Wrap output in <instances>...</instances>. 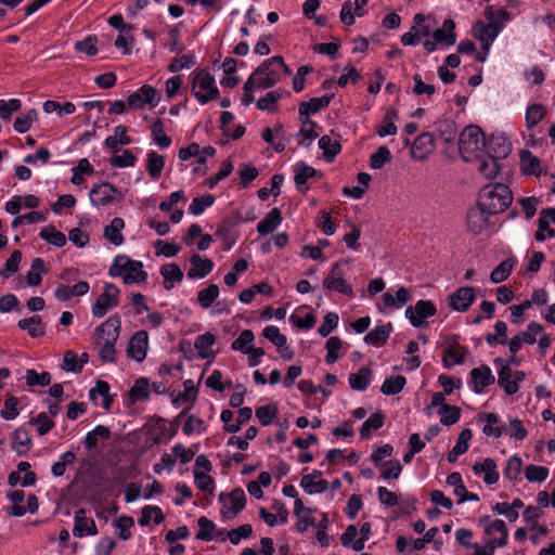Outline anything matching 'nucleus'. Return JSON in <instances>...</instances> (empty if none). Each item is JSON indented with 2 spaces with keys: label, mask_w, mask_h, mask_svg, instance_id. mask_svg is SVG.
<instances>
[{
  "label": "nucleus",
  "mask_w": 555,
  "mask_h": 555,
  "mask_svg": "<svg viewBox=\"0 0 555 555\" xmlns=\"http://www.w3.org/2000/svg\"><path fill=\"white\" fill-rule=\"evenodd\" d=\"M478 201L480 207L488 209V214L496 215L508 208L513 194L503 183L489 184L481 189Z\"/></svg>",
  "instance_id": "obj_1"
},
{
  "label": "nucleus",
  "mask_w": 555,
  "mask_h": 555,
  "mask_svg": "<svg viewBox=\"0 0 555 555\" xmlns=\"http://www.w3.org/2000/svg\"><path fill=\"white\" fill-rule=\"evenodd\" d=\"M457 145L462 159L469 163L486 147V137L480 127L469 125L461 132Z\"/></svg>",
  "instance_id": "obj_2"
},
{
  "label": "nucleus",
  "mask_w": 555,
  "mask_h": 555,
  "mask_svg": "<svg viewBox=\"0 0 555 555\" xmlns=\"http://www.w3.org/2000/svg\"><path fill=\"white\" fill-rule=\"evenodd\" d=\"M192 89L194 96L201 104H206L219 98V89L215 86L214 76L206 69L193 74Z\"/></svg>",
  "instance_id": "obj_3"
},
{
  "label": "nucleus",
  "mask_w": 555,
  "mask_h": 555,
  "mask_svg": "<svg viewBox=\"0 0 555 555\" xmlns=\"http://www.w3.org/2000/svg\"><path fill=\"white\" fill-rule=\"evenodd\" d=\"M502 29L499 23H483L477 22L473 27V35L476 39L481 42V49H485V53H476V60L478 62H485L487 60L492 41L498 37Z\"/></svg>",
  "instance_id": "obj_4"
},
{
  "label": "nucleus",
  "mask_w": 555,
  "mask_h": 555,
  "mask_svg": "<svg viewBox=\"0 0 555 555\" xmlns=\"http://www.w3.org/2000/svg\"><path fill=\"white\" fill-rule=\"evenodd\" d=\"M160 101V95L156 88L150 85H143L135 92L127 98V105L131 109H141L145 104L151 108L155 107Z\"/></svg>",
  "instance_id": "obj_5"
},
{
  "label": "nucleus",
  "mask_w": 555,
  "mask_h": 555,
  "mask_svg": "<svg viewBox=\"0 0 555 555\" xmlns=\"http://www.w3.org/2000/svg\"><path fill=\"white\" fill-rule=\"evenodd\" d=\"M437 312L436 306L430 300H417L414 306L405 309V318L414 327L426 325V319L434 317Z\"/></svg>",
  "instance_id": "obj_6"
},
{
  "label": "nucleus",
  "mask_w": 555,
  "mask_h": 555,
  "mask_svg": "<svg viewBox=\"0 0 555 555\" xmlns=\"http://www.w3.org/2000/svg\"><path fill=\"white\" fill-rule=\"evenodd\" d=\"M119 294L120 291L115 284L107 283L104 287V292L96 298L92 306V314L95 318H102L109 309L117 307L119 304Z\"/></svg>",
  "instance_id": "obj_7"
},
{
  "label": "nucleus",
  "mask_w": 555,
  "mask_h": 555,
  "mask_svg": "<svg viewBox=\"0 0 555 555\" xmlns=\"http://www.w3.org/2000/svg\"><path fill=\"white\" fill-rule=\"evenodd\" d=\"M224 498L225 494L220 493L219 501L222 502ZM227 498L229 499L230 506L224 504L221 508V515L224 518H233L244 509L246 505V495L242 488H235L227 494Z\"/></svg>",
  "instance_id": "obj_8"
},
{
  "label": "nucleus",
  "mask_w": 555,
  "mask_h": 555,
  "mask_svg": "<svg viewBox=\"0 0 555 555\" xmlns=\"http://www.w3.org/2000/svg\"><path fill=\"white\" fill-rule=\"evenodd\" d=\"M121 320L119 315L109 317L95 328L96 344L102 341L116 343L120 333Z\"/></svg>",
  "instance_id": "obj_9"
},
{
  "label": "nucleus",
  "mask_w": 555,
  "mask_h": 555,
  "mask_svg": "<svg viewBox=\"0 0 555 555\" xmlns=\"http://www.w3.org/2000/svg\"><path fill=\"white\" fill-rule=\"evenodd\" d=\"M149 348V334L146 331L135 332L129 340L127 356L137 362H142Z\"/></svg>",
  "instance_id": "obj_10"
},
{
  "label": "nucleus",
  "mask_w": 555,
  "mask_h": 555,
  "mask_svg": "<svg viewBox=\"0 0 555 555\" xmlns=\"http://www.w3.org/2000/svg\"><path fill=\"white\" fill-rule=\"evenodd\" d=\"M488 209L479 206V201L475 207H472L466 217L467 230L474 234H479L485 231L488 225Z\"/></svg>",
  "instance_id": "obj_11"
},
{
  "label": "nucleus",
  "mask_w": 555,
  "mask_h": 555,
  "mask_svg": "<svg viewBox=\"0 0 555 555\" xmlns=\"http://www.w3.org/2000/svg\"><path fill=\"white\" fill-rule=\"evenodd\" d=\"M117 193L118 198L121 197L120 192L109 182L95 184L90 191V199L93 205L106 206L114 201L113 194Z\"/></svg>",
  "instance_id": "obj_12"
},
{
  "label": "nucleus",
  "mask_w": 555,
  "mask_h": 555,
  "mask_svg": "<svg viewBox=\"0 0 555 555\" xmlns=\"http://www.w3.org/2000/svg\"><path fill=\"white\" fill-rule=\"evenodd\" d=\"M475 288L472 286L460 287L449 295L450 306L453 310L460 312L466 311L475 301Z\"/></svg>",
  "instance_id": "obj_13"
},
{
  "label": "nucleus",
  "mask_w": 555,
  "mask_h": 555,
  "mask_svg": "<svg viewBox=\"0 0 555 555\" xmlns=\"http://www.w3.org/2000/svg\"><path fill=\"white\" fill-rule=\"evenodd\" d=\"M469 375L472 388L476 393H481L483 388L492 385L495 382V377L487 364H482L479 367H474Z\"/></svg>",
  "instance_id": "obj_14"
},
{
  "label": "nucleus",
  "mask_w": 555,
  "mask_h": 555,
  "mask_svg": "<svg viewBox=\"0 0 555 555\" xmlns=\"http://www.w3.org/2000/svg\"><path fill=\"white\" fill-rule=\"evenodd\" d=\"M143 263L138 260H132L127 256H117L114 260L113 266L109 268V275L111 276H119L121 275L122 271L135 274H139L143 271Z\"/></svg>",
  "instance_id": "obj_15"
},
{
  "label": "nucleus",
  "mask_w": 555,
  "mask_h": 555,
  "mask_svg": "<svg viewBox=\"0 0 555 555\" xmlns=\"http://www.w3.org/2000/svg\"><path fill=\"white\" fill-rule=\"evenodd\" d=\"M191 269L188 271V278L191 280L204 279L214 269V262L209 258H202L198 254L190 257Z\"/></svg>",
  "instance_id": "obj_16"
},
{
  "label": "nucleus",
  "mask_w": 555,
  "mask_h": 555,
  "mask_svg": "<svg viewBox=\"0 0 555 555\" xmlns=\"http://www.w3.org/2000/svg\"><path fill=\"white\" fill-rule=\"evenodd\" d=\"M96 533L98 528L94 520L86 516L83 508L78 509L75 514L74 537L81 538L85 534L95 535Z\"/></svg>",
  "instance_id": "obj_17"
},
{
  "label": "nucleus",
  "mask_w": 555,
  "mask_h": 555,
  "mask_svg": "<svg viewBox=\"0 0 555 555\" xmlns=\"http://www.w3.org/2000/svg\"><path fill=\"white\" fill-rule=\"evenodd\" d=\"M435 139L430 132H423L412 143L414 158L424 159L435 149Z\"/></svg>",
  "instance_id": "obj_18"
},
{
  "label": "nucleus",
  "mask_w": 555,
  "mask_h": 555,
  "mask_svg": "<svg viewBox=\"0 0 555 555\" xmlns=\"http://www.w3.org/2000/svg\"><path fill=\"white\" fill-rule=\"evenodd\" d=\"M334 98V93L323 95L321 98H312L307 102L299 103L298 106V114L304 116H310V114H315L320 109L326 108L331 101Z\"/></svg>",
  "instance_id": "obj_19"
},
{
  "label": "nucleus",
  "mask_w": 555,
  "mask_h": 555,
  "mask_svg": "<svg viewBox=\"0 0 555 555\" xmlns=\"http://www.w3.org/2000/svg\"><path fill=\"white\" fill-rule=\"evenodd\" d=\"M33 444V440L24 427L16 428L11 436V448L18 454L25 455Z\"/></svg>",
  "instance_id": "obj_20"
},
{
  "label": "nucleus",
  "mask_w": 555,
  "mask_h": 555,
  "mask_svg": "<svg viewBox=\"0 0 555 555\" xmlns=\"http://www.w3.org/2000/svg\"><path fill=\"white\" fill-rule=\"evenodd\" d=\"M321 178L322 173L315 170L313 167L308 166L305 162H300L296 165L295 169V184L298 191L306 192L308 188H304L307 180L310 178Z\"/></svg>",
  "instance_id": "obj_21"
},
{
  "label": "nucleus",
  "mask_w": 555,
  "mask_h": 555,
  "mask_svg": "<svg viewBox=\"0 0 555 555\" xmlns=\"http://www.w3.org/2000/svg\"><path fill=\"white\" fill-rule=\"evenodd\" d=\"M282 212L279 208H272L264 218L257 224V232L260 235L272 233L282 222Z\"/></svg>",
  "instance_id": "obj_22"
},
{
  "label": "nucleus",
  "mask_w": 555,
  "mask_h": 555,
  "mask_svg": "<svg viewBox=\"0 0 555 555\" xmlns=\"http://www.w3.org/2000/svg\"><path fill=\"white\" fill-rule=\"evenodd\" d=\"M433 38L437 43L453 46L456 41L455 23L452 20H446L441 28H437L433 33Z\"/></svg>",
  "instance_id": "obj_23"
},
{
  "label": "nucleus",
  "mask_w": 555,
  "mask_h": 555,
  "mask_svg": "<svg viewBox=\"0 0 555 555\" xmlns=\"http://www.w3.org/2000/svg\"><path fill=\"white\" fill-rule=\"evenodd\" d=\"M486 146L488 147V154H492L496 157H506L511 152V144L504 135L492 134L489 140H486Z\"/></svg>",
  "instance_id": "obj_24"
},
{
  "label": "nucleus",
  "mask_w": 555,
  "mask_h": 555,
  "mask_svg": "<svg viewBox=\"0 0 555 555\" xmlns=\"http://www.w3.org/2000/svg\"><path fill=\"white\" fill-rule=\"evenodd\" d=\"M521 171L526 176H541V160L530 151L525 150L520 153Z\"/></svg>",
  "instance_id": "obj_25"
},
{
  "label": "nucleus",
  "mask_w": 555,
  "mask_h": 555,
  "mask_svg": "<svg viewBox=\"0 0 555 555\" xmlns=\"http://www.w3.org/2000/svg\"><path fill=\"white\" fill-rule=\"evenodd\" d=\"M392 331L391 323L377 325L374 330L367 333L364 337V341L367 345L379 347L384 345L390 336Z\"/></svg>",
  "instance_id": "obj_26"
},
{
  "label": "nucleus",
  "mask_w": 555,
  "mask_h": 555,
  "mask_svg": "<svg viewBox=\"0 0 555 555\" xmlns=\"http://www.w3.org/2000/svg\"><path fill=\"white\" fill-rule=\"evenodd\" d=\"M17 325L21 330L27 331L33 338L41 337L46 333L41 317L38 314L20 320Z\"/></svg>",
  "instance_id": "obj_27"
},
{
  "label": "nucleus",
  "mask_w": 555,
  "mask_h": 555,
  "mask_svg": "<svg viewBox=\"0 0 555 555\" xmlns=\"http://www.w3.org/2000/svg\"><path fill=\"white\" fill-rule=\"evenodd\" d=\"M472 437L473 433L468 428H465L460 433L455 446L448 453V461L450 463L456 462L457 457L468 450V442L472 439Z\"/></svg>",
  "instance_id": "obj_28"
},
{
  "label": "nucleus",
  "mask_w": 555,
  "mask_h": 555,
  "mask_svg": "<svg viewBox=\"0 0 555 555\" xmlns=\"http://www.w3.org/2000/svg\"><path fill=\"white\" fill-rule=\"evenodd\" d=\"M160 274L164 278V287L167 291L172 289V282H181L183 280V272L175 262L162 266Z\"/></svg>",
  "instance_id": "obj_29"
},
{
  "label": "nucleus",
  "mask_w": 555,
  "mask_h": 555,
  "mask_svg": "<svg viewBox=\"0 0 555 555\" xmlns=\"http://www.w3.org/2000/svg\"><path fill=\"white\" fill-rule=\"evenodd\" d=\"M125 227V221L115 217L108 225L104 228V237L107 238L115 246H119L124 243V236L120 231Z\"/></svg>",
  "instance_id": "obj_30"
},
{
  "label": "nucleus",
  "mask_w": 555,
  "mask_h": 555,
  "mask_svg": "<svg viewBox=\"0 0 555 555\" xmlns=\"http://www.w3.org/2000/svg\"><path fill=\"white\" fill-rule=\"evenodd\" d=\"M48 269L44 266L42 258H34L31 261L30 270L27 272L25 280L28 286L35 287L40 285L42 281V273H47Z\"/></svg>",
  "instance_id": "obj_31"
},
{
  "label": "nucleus",
  "mask_w": 555,
  "mask_h": 555,
  "mask_svg": "<svg viewBox=\"0 0 555 555\" xmlns=\"http://www.w3.org/2000/svg\"><path fill=\"white\" fill-rule=\"evenodd\" d=\"M372 370L367 366L361 367L358 373L349 375V384L353 390L364 391L371 382Z\"/></svg>",
  "instance_id": "obj_32"
},
{
  "label": "nucleus",
  "mask_w": 555,
  "mask_h": 555,
  "mask_svg": "<svg viewBox=\"0 0 555 555\" xmlns=\"http://www.w3.org/2000/svg\"><path fill=\"white\" fill-rule=\"evenodd\" d=\"M382 298L386 307L401 308L411 300V294L408 288L401 286L397 289L396 296L387 292Z\"/></svg>",
  "instance_id": "obj_33"
},
{
  "label": "nucleus",
  "mask_w": 555,
  "mask_h": 555,
  "mask_svg": "<svg viewBox=\"0 0 555 555\" xmlns=\"http://www.w3.org/2000/svg\"><path fill=\"white\" fill-rule=\"evenodd\" d=\"M151 134L153 141L159 149L165 150L170 146L171 139L165 133V125L162 119L157 118L154 120L151 127Z\"/></svg>",
  "instance_id": "obj_34"
},
{
  "label": "nucleus",
  "mask_w": 555,
  "mask_h": 555,
  "mask_svg": "<svg viewBox=\"0 0 555 555\" xmlns=\"http://www.w3.org/2000/svg\"><path fill=\"white\" fill-rule=\"evenodd\" d=\"M216 343V336L211 333H205L199 335L195 343L194 347L198 351V357L202 359H207L214 354L211 350V346Z\"/></svg>",
  "instance_id": "obj_35"
},
{
  "label": "nucleus",
  "mask_w": 555,
  "mask_h": 555,
  "mask_svg": "<svg viewBox=\"0 0 555 555\" xmlns=\"http://www.w3.org/2000/svg\"><path fill=\"white\" fill-rule=\"evenodd\" d=\"M39 236L55 247H63L66 244L65 234L57 231L54 225H47L42 228L40 230Z\"/></svg>",
  "instance_id": "obj_36"
},
{
  "label": "nucleus",
  "mask_w": 555,
  "mask_h": 555,
  "mask_svg": "<svg viewBox=\"0 0 555 555\" xmlns=\"http://www.w3.org/2000/svg\"><path fill=\"white\" fill-rule=\"evenodd\" d=\"M385 422V414L380 411L373 413L360 428L361 438H369L371 436L372 430H377L383 427Z\"/></svg>",
  "instance_id": "obj_37"
},
{
  "label": "nucleus",
  "mask_w": 555,
  "mask_h": 555,
  "mask_svg": "<svg viewBox=\"0 0 555 555\" xmlns=\"http://www.w3.org/2000/svg\"><path fill=\"white\" fill-rule=\"evenodd\" d=\"M437 130L439 132V137L447 143L452 144L454 142L457 127L454 120L452 119H441L436 122Z\"/></svg>",
  "instance_id": "obj_38"
},
{
  "label": "nucleus",
  "mask_w": 555,
  "mask_h": 555,
  "mask_svg": "<svg viewBox=\"0 0 555 555\" xmlns=\"http://www.w3.org/2000/svg\"><path fill=\"white\" fill-rule=\"evenodd\" d=\"M498 375H499L498 384L500 387H502L504 389L506 395L512 396L518 391L519 386H516L515 383H512V377H513L512 369L507 367V365H504L503 367H501L499 370Z\"/></svg>",
  "instance_id": "obj_39"
},
{
  "label": "nucleus",
  "mask_w": 555,
  "mask_h": 555,
  "mask_svg": "<svg viewBox=\"0 0 555 555\" xmlns=\"http://www.w3.org/2000/svg\"><path fill=\"white\" fill-rule=\"evenodd\" d=\"M406 384V379L402 375L391 376L384 380L380 391L385 396H393L401 392Z\"/></svg>",
  "instance_id": "obj_40"
},
{
  "label": "nucleus",
  "mask_w": 555,
  "mask_h": 555,
  "mask_svg": "<svg viewBox=\"0 0 555 555\" xmlns=\"http://www.w3.org/2000/svg\"><path fill=\"white\" fill-rule=\"evenodd\" d=\"M496 157L492 154H488L487 158H482L479 163L478 170L487 179H493L500 171V165Z\"/></svg>",
  "instance_id": "obj_41"
},
{
  "label": "nucleus",
  "mask_w": 555,
  "mask_h": 555,
  "mask_svg": "<svg viewBox=\"0 0 555 555\" xmlns=\"http://www.w3.org/2000/svg\"><path fill=\"white\" fill-rule=\"evenodd\" d=\"M319 147L323 151L324 158L332 162L340 153L341 145L338 141H332L330 135H322L319 140Z\"/></svg>",
  "instance_id": "obj_42"
},
{
  "label": "nucleus",
  "mask_w": 555,
  "mask_h": 555,
  "mask_svg": "<svg viewBox=\"0 0 555 555\" xmlns=\"http://www.w3.org/2000/svg\"><path fill=\"white\" fill-rule=\"evenodd\" d=\"M149 397V380L144 377L137 379L134 385L129 390L130 401L135 403L137 401L147 400Z\"/></svg>",
  "instance_id": "obj_43"
},
{
  "label": "nucleus",
  "mask_w": 555,
  "mask_h": 555,
  "mask_svg": "<svg viewBox=\"0 0 555 555\" xmlns=\"http://www.w3.org/2000/svg\"><path fill=\"white\" fill-rule=\"evenodd\" d=\"M165 167L164 156L157 154L155 151L147 153V166L146 169L152 179H157L162 175Z\"/></svg>",
  "instance_id": "obj_44"
},
{
  "label": "nucleus",
  "mask_w": 555,
  "mask_h": 555,
  "mask_svg": "<svg viewBox=\"0 0 555 555\" xmlns=\"http://www.w3.org/2000/svg\"><path fill=\"white\" fill-rule=\"evenodd\" d=\"M483 416L487 424L482 428V433L487 436H493L495 438L501 437L503 434H505L506 429L504 426H495L493 425L498 424L500 421V417L495 413H487L483 415H479V417Z\"/></svg>",
  "instance_id": "obj_45"
},
{
  "label": "nucleus",
  "mask_w": 555,
  "mask_h": 555,
  "mask_svg": "<svg viewBox=\"0 0 555 555\" xmlns=\"http://www.w3.org/2000/svg\"><path fill=\"white\" fill-rule=\"evenodd\" d=\"M545 116V109L542 104H531L526 111V127L528 130L535 127Z\"/></svg>",
  "instance_id": "obj_46"
},
{
  "label": "nucleus",
  "mask_w": 555,
  "mask_h": 555,
  "mask_svg": "<svg viewBox=\"0 0 555 555\" xmlns=\"http://www.w3.org/2000/svg\"><path fill=\"white\" fill-rule=\"evenodd\" d=\"M438 413L440 415V422L444 426L454 425L461 418V409L456 405H442Z\"/></svg>",
  "instance_id": "obj_47"
},
{
  "label": "nucleus",
  "mask_w": 555,
  "mask_h": 555,
  "mask_svg": "<svg viewBox=\"0 0 555 555\" xmlns=\"http://www.w3.org/2000/svg\"><path fill=\"white\" fill-rule=\"evenodd\" d=\"M218 296H219L218 285L210 284V285H208V287L198 292V294H197L198 305L202 308L207 309L214 304V301L218 298Z\"/></svg>",
  "instance_id": "obj_48"
},
{
  "label": "nucleus",
  "mask_w": 555,
  "mask_h": 555,
  "mask_svg": "<svg viewBox=\"0 0 555 555\" xmlns=\"http://www.w3.org/2000/svg\"><path fill=\"white\" fill-rule=\"evenodd\" d=\"M279 410L275 403L261 405L256 409V417L262 426H269L278 416Z\"/></svg>",
  "instance_id": "obj_49"
},
{
  "label": "nucleus",
  "mask_w": 555,
  "mask_h": 555,
  "mask_svg": "<svg viewBox=\"0 0 555 555\" xmlns=\"http://www.w3.org/2000/svg\"><path fill=\"white\" fill-rule=\"evenodd\" d=\"M300 486L304 488L306 493L317 494L326 491L328 488V482L325 479L320 478L318 481H315L311 480L310 476H302Z\"/></svg>",
  "instance_id": "obj_50"
},
{
  "label": "nucleus",
  "mask_w": 555,
  "mask_h": 555,
  "mask_svg": "<svg viewBox=\"0 0 555 555\" xmlns=\"http://www.w3.org/2000/svg\"><path fill=\"white\" fill-rule=\"evenodd\" d=\"M323 287L349 297L353 295L351 285L345 279H324Z\"/></svg>",
  "instance_id": "obj_51"
},
{
  "label": "nucleus",
  "mask_w": 555,
  "mask_h": 555,
  "mask_svg": "<svg viewBox=\"0 0 555 555\" xmlns=\"http://www.w3.org/2000/svg\"><path fill=\"white\" fill-rule=\"evenodd\" d=\"M513 267L514 261L512 259H506L502 261L498 267H495L492 270L490 274L491 282L498 284L505 281L509 276Z\"/></svg>",
  "instance_id": "obj_52"
},
{
  "label": "nucleus",
  "mask_w": 555,
  "mask_h": 555,
  "mask_svg": "<svg viewBox=\"0 0 555 555\" xmlns=\"http://www.w3.org/2000/svg\"><path fill=\"white\" fill-rule=\"evenodd\" d=\"M29 424L37 426V433L39 436L47 435L53 427L54 422L47 413L40 412L37 416L29 420Z\"/></svg>",
  "instance_id": "obj_53"
},
{
  "label": "nucleus",
  "mask_w": 555,
  "mask_h": 555,
  "mask_svg": "<svg viewBox=\"0 0 555 555\" xmlns=\"http://www.w3.org/2000/svg\"><path fill=\"white\" fill-rule=\"evenodd\" d=\"M392 158L391 152L387 146H379L376 152L371 155L370 166L372 169H382L386 163Z\"/></svg>",
  "instance_id": "obj_54"
},
{
  "label": "nucleus",
  "mask_w": 555,
  "mask_h": 555,
  "mask_svg": "<svg viewBox=\"0 0 555 555\" xmlns=\"http://www.w3.org/2000/svg\"><path fill=\"white\" fill-rule=\"evenodd\" d=\"M37 118L38 112L35 108H31L26 114L15 119L13 128L20 133H25L30 129L33 121L37 120Z\"/></svg>",
  "instance_id": "obj_55"
},
{
  "label": "nucleus",
  "mask_w": 555,
  "mask_h": 555,
  "mask_svg": "<svg viewBox=\"0 0 555 555\" xmlns=\"http://www.w3.org/2000/svg\"><path fill=\"white\" fill-rule=\"evenodd\" d=\"M199 530L196 533V539L202 541H211L214 539V531L216 530V525L214 521L208 519L205 516H202L197 520Z\"/></svg>",
  "instance_id": "obj_56"
},
{
  "label": "nucleus",
  "mask_w": 555,
  "mask_h": 555,
  "mask_svg": "<svg viewBox=\"0 0 555 555\" xmlns=\"http://www.w3.org/2000/svg\"><path fill=\"white\" fill-rule=\"evenodd\" d=\"M215 197L211 194L194 197L189 207V212L194 216L201 215L206 208L212 206Z\"/></svg>",
  "instance_id": "obj_57"
},
{
  "label": "nucleus",
  "mask_w": 555,
  "mask_h": 555,
  "mask_svg": "<svg viewBox=\"0 0 555 555\" xmlns=\"http://www.w3.org/2000/svg\"><path fill=\"white\" fill-rule=\"evenodd\" d=\"M548 468L530 464L526 467L525 475L529 482H543L548 477Z\"/></svg>",
  "instance_id": "obj_58"
},
{
  "label": "nucleus",
  "mask_w": 555,
  "mask_h": 555,
  "mask_svg": "<svg viewBox=\"0 0 555 555\" xmlns=\"http://www.w3.org/2000/svg\"><path fill=\"white\" fill-rule=\"evenodd\" d=\"M26 384L28 386H48L51 383V374L49 372L38 373L36 370L30 369L26 372Z\"/></svg>",
  "instance_id": "obj_59"
},
{
  "label": "nucleus",
  "mask_w": 555,
  "mask_h": 555,
  "mask_svg": "<svg viewBox=\"0 0 555 555\" xmlns=\"http://www.w3.org/2000/svg\"><path fill=\"white\" fill-rule=\"evenodd\" d=\"M262 336L271 341L278 348L285 347L287 338L284 334H281L280 330L275 325H268L262 331Z\"/></svg>",
  "instance_id": "obj_60"
},
{
  "label": "nucleus",
  "mask_w": 555,
  "mask_h": 555,
  "mask_svg": "<svg viewBox=\"0 0 555 555\" xmlns=\"http://www.w3.org/2000/svg\"><path fill=\"white\" fill-rule=\"evenodd\" d=\"M343 341L337 336H332L327 339L325 348L327 353L325 356V362L328 364L335 363L339 359L338 351L341 348Z\"/></svg>",
  "instance_id": "obj_61"
},
{
  "label": "nucleus",
  "mask_w": 555,
  "mask_h": 555,
  "mask_svg": "<svg viewBox=\"0 0 555 555\" xmlns=\"http://www.w3.org/2000/svg\"><path fill=\"white\" fill-rule=\"evenodd\" d=\"M282 98V93L274 90L268 92L264 96L257 101V108L260 111L274 112L276 109V102Z\"/></svg>",
  "instance_id": "obj_62"
},
{
  "label": "nucleus",
  "mask_w": 555,
  "mask_h": 555,
  "mask_svg": "<svg viewBox=\"0 0 555 555\" xmlns=\"http://www.w3.org/2000/svg\"><path fill=\"white\" fill-rule=\"evenodd\" d=\"M184 391L179 392L177 397L172 400V404L175 406H180L182 403L186 402L190 399H195L197 395V389L194 386L192 379H186L183 382Z\"/></svg>",
  "instance_id": "obj_63"
},
{
  "label": "nucleus",
  "mask_w": 555,
  "mask_h": 555,
  "mask_svg": "<svg viewBox=\"0 0 555 555\" xmlns=\"http://www.w3.org/2000/svg\"><path fill=\"white\" fill-rule=\"evenodd\" d=\"M194 482L199 490L209 494H211L215 490L214 479L205 472L194 469Z\"/></svg>",
  "instance_id": "obj_64"
}]
</instances>
